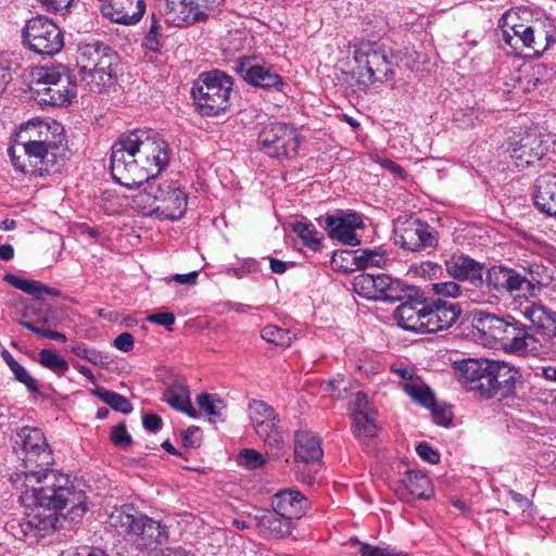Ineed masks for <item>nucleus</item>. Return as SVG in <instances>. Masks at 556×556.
<instances>
[{"instance_id":"43","label":"nucleus","mask_w":556,"mask_h":556,"mask_svg":"<svg viewBox=\"0 0 556 556\" xmlns=\"http://www.w3.org/2000/svg\"><path fill=\"white\" fill-rule=\"evenodd\" d=\"M355 264L361 268H383L389 261L388 255L381 249L358 250L354 256Z\"/></svg>"},{"instance_id":"57","label":"nucleus","mask_w":556,"mask_h":556,"mask_svg":"<svg viewBox=\"0 0 556 556\" xmlns=\"http://www.w3.org/2000/svg\"><path fill=\"white\" fill-rule=\"evenodd\" d=\"M53 456L50 446L43 435H37V467L53 465Z\"/></svg>"},{"instance_id":"51","label":"nucleus","mask_w":556,"mask_h":556,"mask_svg":"<svg viewBox=\"0 0 556 556\" xmlns=\"http://www.w3.org/2000/svg\"><path fill=\"white\" fill-rule=\"evenodd\" d=\"M375 275L361 274L354 278V291L362 298L374 300L377 289H375Z\"/></svg>"},{"instance_id":"16","label":"nucleus","mask_w":556,"mask_h":556,"mask_svg":"<svg viewBox=\"0 0 556 556\" xmlns=\"http://www.w3.org/2000/svg\"><path fill=\"white\" fill-rule=\"evenodd\" d=\"M35 127V119L30 118L20 125L14 134L12 144L8 149L12 165L15 170L23 174L33 172V156H35V140L29 130Z\"/></svg>"},{"instance_id":"36","label":"nucleus","mask_w":556,"mask_h":556,"mask_svg":"<svg viewBox=\"0 0 556 556\" xmlns=\"http://www.w3.org/2000/svg\"><path fill=\"white\" fill-rule=\"evenodd\" d=\"M292 231L298 236L303 247L317 252L323 245V235L307 219L295 220L291 224Z\"/></svg>"},{"instance_id":"14","label":"nucleus","mask_w":556,"mask_h":556,"mask_svg":"<svg viewBox=\"0 0 556 556\" xmlns=\"http://www.w3.org/2000/svg\"><path fill=\"white\" fill-rule=\"evenodd\" d=\"M362 228H364L363 218L355 212L336 211L325 217V229L329 238L344 244L358 245L361 240L356 230Z\"/></svg>"},{"instance_id":"25","label":"nucleus","mask_w":556,"mask_h":556,"mask_svg":"<svg viewBox=\"0 0 556 556\" xmlns=\"http://www.w3.org/2000/svg\"><path fill=\"white\" fill-rule=\"evenodd\" d=\"M63 46V35L58 25L46 16L37 15V54L52 56Z\"/></svg>"},{"instance_id":"1","label":"nucleus","mask_w":556,"mask_h":556,"mask_svg":"<svg viewBox=\"0 0 556 556\" xmlns=\"http://www.w3.org/2000/svg\"><path fill=\"white\" fill-rule=\"evenodd\" d=\"M168 144L152 129H137L119 136L111 149V173L129 189L157 176L168 164Z\"/></svg>"},{"instance_id":"63","label":"nucleus","mask_w":556,"mask_h":556,"mask_svg":"<svg viewBox=\"0 0 556 556\" xmlns=\"http://www.w3.org/2000/svg\"><path fill=\"white\" fill-rule=\"evenodd\" d=\"M416 452L418 456L429 463V464H437L440 459V456L437 451H434L428 443L422 442L419 443L416 447Z\"/></svg>"},{"instance_id":"28","label":"nucleus","mask_w":556,"mask_h":556,"mask_svg":"<svg viewBox=\"0 0 556 556\" xmlns=\"http://www.w3.org/2000/svg\"><path fill=\"white\" fill-rule=\"evenodd\" d=\"M533 327L548 337L556 338V312L540 303H527L520 309Z\"/></svg>"},{"instance_id":"24","label":"nucleus","mask_w":556,"mask_h":556,"mask_svg":"<svg viewBox=\"0 0 556 556\" xmlns=\"http://www.w3.org/2000/svg\"><path fill=\"white\" fill-rule=\"evenodd\" d=\"M37 324H43L48 327H56L60 321V311L56 302L61 292L51 287H47L37 281Z\"/></svg>"},{"instance_id":"13","label":"nucleus","mask_w":556,"mask_h":556,"mask_svg":"<svg viewBox=\"0 0 556 556\" xmlns=\"http://www.w3.org/2000/svg\"><path fill=\"white\" fill-rule=\"evenodd\" d=\"M521 375L517 368L505 362L490 361L486 382L483 386L482 396H508L514 393Z\"/></svg>"},{"instance_id":"17","label":"nucleus","mask_w":556,"mask_h":556,"mask_svg":"<svg viewBox=\"0 0 556 556\" xmlns=\"http://www.w3.org/2000/svg\"><path fill=\"white\" fill-rule=\"evenodd\" d=\"M116 62V53L103 42H85L78 48L77 66L79 71L111 70Z\"/></svg>"},{"instance_id":"35","label":"nucleus","mask_w":556,"mask_h":556,"mask_svg":"<svg viewBox=\"0 0 556 556\" xmlns=\"http://www.w3.org/2000/svg\"><path fill=\"white\" fill-rule=\"evenodd\" d=\"M530 339L526 326L511 317L498 341L516 353H525L528 350V340Z\"/></svg>"},{"instance_id":"31","label":"nucleus","mask_w":556,"mask_h":556,"mask_svg":"<svg viewBox=\"0 0 556 556\" xmlns=\"http://www.w3.org/2000/svg\"><path fill=\"white\" fill-rule=\"evenodd\" d=\"M397 325L405 330L424 333L425 302H405L395 311Z\"/></svg>"},{"instance_id":"53","label":"nucleus","mask_w":556,"mask_h":556,"mask_svg":"<svg viewBox=\"0 0 556 556\" xmlns=\"http://www.w3.org/2000/svg\"><path fill=\"white\" fill-rule=\"evenodd\" d=\"M431 290L434 294L444 298H459L464 296L467 299L466 291L469 288L462 289V287L455 281H443L431 285Z\"/></svg>"},{"instance_id":"15","label":"nucleus","mask_w":556,"mask_h":556,"mask_svg":"<svg viewBox=\"0 0 556 556\" xmlns=\"http://www.w3.org/2000/svg\"><path fill=\"white\" fill-rule=\"evenodd\" d=\"M235 68L252 86L280 90L283 85L282 78L256 58L239 56Z\"/></svg>"},{"instance_id":"49","label":"nucleus","mask_w":556,"mask_h":556,"mask_svg":"<svg viewBox=\"0 0 556 556\" xmlns=\"http://www.w3.org/2000/svg\"><path fill=\"white\" fill-rule=\"evenodd\" d=\"M350 542L353 545L359 546V553L362 556H408V554L401 551H395L394 548H391L389 545H370L361 542L356 538L351 539Z\"/></svg>"},{"instance_id":"44","label":"nucleus","mask_w":556,"mask_h":556,"mask_svg":"<svg viewBox=\"0 0 556 556\" xmlns=\"http://www.w3.org/2000/svg\"><path fill=\"white\" fill-rule=\"evenodd\" d=\"M249 39L250 36L245 30L235 29L228 31L220 42L223 53L226 56L235 55L237 52L242 51L247 46H249Z\"/></svg>"},{"instance_id":"4","label":"nucleus","mask_w":556,"mask_h":556,"mask_svg":"<svg viewBox=\"0 0 556 556\" xmlns=\"http://www.w3.org/2000/svg\"><path fill=\"white\" fill-rule=\"evenodd\" d=\"M105 522L109 528L125 533L136 549L141 552L155 549L168 541L165 526L131 505L115 507Z\"/></svg>"},{"instance_id":"20","label":"nucleus","mask_w":556,"mask_h":556,"mask_svg":"<svg viewBox=\"0 0 556 556\" xmlns=\"http://www.w3.org/2000/svg\"><path fill=\"white\" fill-rule=\"evenodd\" d=\"M444 265L453 278L469 281L470 289L482 287L483 264L464 254H453Z\"/></svg>"},{"instance_id":"32","label":"nucleus","mask_w":556,"mask_h":556,"mask_svg":"<svg viewBox=\"0 0 556 556\" xmlns=\"http://www.w3.org/2000/svg\"><path fill=\"white\" fill-rule=\"evenodd\" d=\"M323 450L317 435L308 430H299L294 437V457L302 463H314L321 458Z\"/></svg>"},{"instance_id":"29","label":"nucleus","mask_w":556,"mask_h":556,"mask_svg":"<svg viewBox=\"0 0 556 556\" xmlns=\"http://www.w3.org/2000/svg\"><path fill=\"white\" fill-rule=\"evenodd\" d=\"M261 532L267 536L283 538L291 534L292 521L276 510H264L254 517Z\"/></svg>"},{"instance_id":"56","label":"nucleus","mask_w":556,"mask_h":556,"mask_svg":"<svg viewBox=\"0 0 556 556\" xmlns=\"http://www.w3.org/2000/svg\"><path fill=\"white\" fill-rule=\"evenodd\" d=\"M406 390L408 394L421 405L430 407L434 404V396L429 388L421 386H407Z\"/></svg>"},{"instance_id":"52","label":"nucleus","mask_w":556,"mask_h":556,"mask_svg":"<svg viewBox=\"0 0 556 556\" xmlns=\"http://www.w3.org/2000/svg\"><path fill=\"white\" fill-rule=\"evenodd\" d=\"M238 465L248 469L255 470L266 464L265 457L254 448H243L238 455Z\"/></svg>"},{"instance_id":"61","label":"nucleus","mask_w":556,"mask_h":556,"mask_svg":"<svg viewBox=\"0 0 556 556\" xmlns=\"http://www.w3.org/2000/svg\"><path fill=\"white\" fill-rule=\"evenodd\" d=\"M160 25L155 20L152 21L149 31L147 33L143 41L146 49L156 52L160 50Z\"/></svg>"},{"instance_id":"30","label":"nucleus","mask_w":556,"mask_h":556,"mask_svg":"<svg viewBox=\"0 0 556 556\" xmlns=\"http://www.w3.org/2000/svg\"><path fill=\"white\" fill-rule=\"evenodd\" d=\"M66 146L61 147H40L37 154V177H53L61 172L63 167Z\"/></svg>"},{"instance_id":"59","label":"nucleus","mask_w":556,"mask_h":556,"mask_svg":"<svg viewBox=\"0 0 556 556\" xmlns=\"http://www.w3.org/2000/svg\"><path fill=\"white\" fill-rule=\"evenodd\" d=\"M22 478H24L23 485L25 486V490L21 492L20 501L25 507H33L35 505V488L33 485H29L27 481H30L33 478V473L29 475L26 472H23L21 475H17L16 481H20Z\"/></svg>"},{"instance_id":"46","label":"nucleus","mask_w":556,"mask_h":556,"mask_svg":"<svg viewBox=\"0 0 556 556\" xmlns=\"http://www.w3.org/2000/svg\"><path fill=\"white\" fill-rule=\"evenodd\" d=\"M79 73L91 91L101 92L112 80L113 67L111 70L79 71Z\"/></svg>"},{"instance_id":"23","label":"nucleus","mask_w":556,"mask_h":556,"mask_svg":"<svg viewBox=\"0 0 556 556\" xmlns=\"http://www.w3.org/2000/svg\"><path fill=\"white\" fill-rule=\"evenodd\" d=\"M545 151L541 135L529 132L513 148L510 157L517 168L523 169L541 160Z\"/></svg>"},{"instance_id":"12","label":"nucleus","mask_w":556,"mask_h":556,"mask_svg":"<svg viewBox=\"0 0 556 556\" xmlns=\"http://www.w3.org/2000/svg\"><path fill=\"white\" fill-rule=\"evenodd\" d=\"M216 0H159L165 22L175 27H185L205 20L207 11Z\"/></svg>"},{"instance_id":"54","label":"nucleus","mask_w":556,"mask_h":556,"mask_svg":"<svg viewBox=\"0 0 556 556\" xmlns=\"http://www.w3.org/2000/svg\"><path fill=\"white\" fill-rule=\"evenodd\" d=\"M16 314L20 315L18 323L26 329L35 332V320L33 315L35 314V307L33 304H27L24 300L16 302L15 304Z\"/></svg>"},{"instance_id":"6","label":"nucleus","mask_w":556,"mask_h":556,"mask_svg":"<svg viewBox=\"0 0 556 556\" xmlns=\"http://www.w3.org/2000/svg\"><path fill=\"white\" fill-rule=\"evenodd\" d=\"M232 79L220 71L202 73L193 84L192 98L199 113L216 116L230 106Z\"/></svg>"},{"instance_id":"5","label":"nucleus","mask_w":556,"mask_h":556,"mask_svg":"<svg viewBox=\"0 0 556 556\" xmlns=\"http://www.w3.org/2000/svg\"><path fill=\"white\" fill-rule=\"evenodd\" d=\"M503 40L515 51L528 49L532 55H541L556 42V29L541 23H519L516 12H506L501 21Z\"/></svg>"},{"instance_id":"26","label":"nucleus","mask_w":556,"mask_h":556,"mask_svg":"<svg viewBox=\"0 0 556 556\" xmlns=\"http://www.w3.org/2000/svg\"><path fill=\"white\" fill-rule=\"evenodd\" d=\"M273 509L294 520L301 518L307 508L306 497L296 490L287 489L277 492L271 500Z\"/></svg>"},{"instance_id":"22","label":"nucleus","mask_w":556,"mask_h":556,"mask_svg":"<svg viewBox=\"0 0 556 556\" xmlns=\"http://www.w3.org/2000/svg\"><path fill=\"white\" fill-rule=\"evenodd\" d=\"M399 242L408 251L434 247L437 238L431 227L420 220H410L400 230Z\"/></svg>"},{"instance_id":"27","label":"nucleus","mask_w":556,"mask_h":556,"mask_svg":"<svg viewBox=\"0 0 556 556\" xmlns=\"http://www.w3.org/2000/svg\"><path fill=\"white\" fill-rule=\"evenodd\" d=\"M533 201L542 213L556 216V174L546 173L535 180Z\"/></svg>"},{"instance_id":"8","label":"nucleus","mask_w":556,"mask_h":556,"mask_svg":"<svg viewBox=\"0 0 556 556\" xmlns=\"http://www.w3.org/2000/svg\"><path fill=\"white\" fill-rule=\"evenodd\" d=\"M37 506L59 513L74 495V486L68 475L59 470H37Z\"/></svg>"},{"instance_id":"55","label":"nucleus","mask_w":556,"mask_h":556,"mask_svg":"<svg viewBox=\"0 0 556 556\" xmlns=\"http://www.w3.org/2000/svg\"><path fill=\"white\" fill-rule=\"evenodd\" d=\"M356 368L361 375L370 377L380 371L381 364L378 361V356L370 354L366 355L364 358H359Z\"/></svg>"},{"instance_id":"47","label":"nucleus","mask_w":556,"mask_h":556,"mask_svg":"<svg viewBox=\"0 0 556 556\" xmlns=\"http://www.w3.org/2000/svg\"><path fill=\"white\" fill-rule=\"evenodd\" d=\"M65 522V517L59 513L52 511L45 517L37 514V540L54 534Z\"/></svg>"},{"instance_id":"41","label":"nucleus","mask_w":556,"mask_h":556,"mask_svg":"<svg viewBox=\"0 0 556 556\" xmlns=\"http://www.w3.org/2000/svg\"><path fill=\"white\" fill-rule=\"evenodd\" d=\"M90 393L116 412L129 414L132 410V405L127 397L116 392L106 390L102 387H97L96 389L90 390Z\"/></svg>"},{"instance_id":"45","label":"nucleus","mask_w":556,"mask_h":556,"mask_svg":"<svg viewBox=\"0 0 556 556\" xmlns=\"http://www.w3.org/2000/svg\"><path fill=\"white\" fill-rule=\"evenodd\" d=\"M353 432L358 438H372L378 434V427L375 421V413H357L352 417Z\"/></svg>"},{"instance_id":"42","label":"nucleus","mask_w":556,"mask_h":556,"mask_svg":"<svg viewBox=\"0 0 556 556\" xmlns=\"http://www.w3.org/2000/svg\"><path fill=\"white\" fill-rule=\"evenodd\" d=\"M197 404L211 422H217L223 419L225 404L217 395L200 394L197 397Z\"/></svg>"},{"instance_id":"58","label":"nucleus","mask_w":556,"mask_h":556,"mask_svg":"<svg viewBox=\"0 0 556 556\" xmlns=\"http://www.w3.org/2000/svg\"><path fill=\"white\" fill-rule=\"evenodd\" d=\"M110 440L115 446L122 448L129 446L132 442V439L128 433L124 422H121L112 428Z\"/></svg>"},{"instance_id":"11","label":"nucleus","mask_w":556,"mask_h":556,"mask_svg":"<svg viewBox=\"0 0 556 556\" xmlns=\"http://www.w3.org/2000/svg\"><path fill=\"white\" fill-rule=\"evenodd\" d=\"M300 143L298 130L286 123L269 124L258 135L261 149L270 157H292L298 153Z\"/></svg>"},{"instance_id":"18","label":"nucleus","mask_w":556,"mask_h":556,"mask_svg":"<svg viewBox=\"0 0 556 556\" xmlns=\"http://www.w3.org/2000/svg\"><path fill=\"white\" fill-rule=\"evenodd\" d=\"M104 17L122 25H135L146 12L144 0H98Z\"/></svg>"},{"instance_id":"40","label":"nucleus","mask_w":556,"mask_h":556,"mask_svg":"<svg viewBox=\"0 0 556 556\" xmlns=\"http://www.w3.org/2000/svg\"><path fill=\"white\" fill-rule=\"evenodd\" d=\"M405 484L412 495L417 498H430L433 489L429 478L421 471L410 470L407 472Z\"/></svg>"},{"instance_id":"7","label":"nucleus","mask_w":556,"mask_h":556,"mask_svg":"<svg viewBox=\"0 0 556 556\" xmlns=\"http://www.w3.org/2000/svg\"><path fill=\"white\" fill-rule=\"evenodd\" d=\"M76 96V84L61 65H37V102L62 106Z\"/></svg>"},{"instance_id":"37","label":"nucleus","mask_w":556,"mask_h":556,"mask_svg":"<svg viewBox=\"0 0 556 556\" xmlns=\"http://www.w3.org/2000/svg\"><path fill=\"white\" fill-rule=\"evenodd\" d=\"M163 401L192 418L197 417V412L190 401L189 390L182 384H174L167 388L163 394Z\"/></svg>"},{"instance_id":"33","label":"nucleus","mask_w":556,"mask_h":556,"mask_svg":"<svg viewBox=\"0 0 556 556\" xmlns=\"http://www.w3.org/2000/svg\"><path fill=\"white\" fill-rule=\"evenodd\" d=\"M375 301L395 302L401 301L413 288L388 275H377L375 279Z\"/></svg>"},{"instance_id":"48","label":"nucleus","mask_w":556,"mask_h":556,"mask_svg":"<svg viewBox=\"0 0 556 556\" xmlns=\"http://www.w3.org/2000/svg\"><path fill=\"white\" fill-rule=\"evenodd\" d=\"M262 338L268 343L288 348L293 341V334L288 330L274 325L265 326L261 331Z\"/></svg>"},{"instance_id":"62","label":"nucleus","mask_w":556,"mask_h":556,"mask_svg":"<svg viewBox=\"0 0 556 556\" xmlns=\"http://www.w3.org/2000/svg\"><path fill=\"white\" fill-rule=\"evenodd\" d=\"M351 412H352V417H354L355 414H357L358 412L359 413L374 412L369 407L367 395L365 393L357 392V393L354 394V399H353V401L351 403Z\"/></svg>"},{"instance_id":"9","label":"nucleus","mask_w":556,"mask_h":556,"mask_svg":"<svg viewBox=\"0 0 556 556\" xmlns=\"http://www.w3.org/2000/svg\"><path fill=\"white\" fill-rule=\"evenodd\" d=\"M248 412L255 433L264 441L266 454L271 458L280 457L283 453V439L279 432L280 419L275 409L263 401L253 400Z\"/></svg>"},{"instance_id":"50","label":"nucleus","mask_w":556,"mask_h":556,"mask_svg":"<svg viewBox=\"0 0 556 556\" xmlns=\"http://www.w3.org/2000/svg\"><path fill=\"white\" fill-rule=\"evenodd\" d=\"M39 363L58 375H63L68 369L66 361L55 352L48 349L40 351Z\"/></svg>"},{"instance_id":"60","label":"nucleus","mask_w":556,"mask_h":556,"mask_svg":"<svg viewBox=\"0 0 556 556\" xmlns=\"http://www.w3.org/2000/svg\"><path fill=\"white\" fill-rule=\"evenodd\" d=\"M3 280L7 281L12 287L22 290L23 292L35 295V281L27 280L22 277L15 276L13 274H5L3 276Z\"/></svg>"},{"instance_id":"19","label":"nucleus","mask_w":556,"mask_h":556,"mask_svg":"<svg viewBox=\"0 0 556 556\" xmlns=\"http://www.w3.org/2000/svg\"><path fill=\"white\" fill-rule=\"evenodd\" d=\"M458 304L442 300L425 303L424 333L437 332L450 328L460 315Z\"/></svg>"},{"instance_id":"10","label":"nucleus","mask_w":556,"mask_h":556,"mask_svg":"<svg viewBox=\"0 0 556 556\" xmlns=\"http://www.w3.org/2000/svg\"><path fill=\"white\" fill-rule=\"evenodd\" d=\"M353 59L355 71L364 84L381 81L393 74L386 49L377 42H361Z\"/></svg>"},{"instance_id":"38","label":"nucleus","mask_w":556,"mask_h":556,"mask_svg":"<svg viewBox=\"0 0 556 556\" xmlns=\"http://www.w3.org/2000/svg\"><path fill=\"white\" fill-rule=\"evenodd\" d=\"M510 319L511 316L501 318L484 311H478L473 315L476 327L495 340H498L501 334H503V330L507 327Z\"/></svg>"},{"instance_id":"39","label":"nucleus","mask_w":556,"mask_h":556,"mask_svg":"<svg viewBox=\"0 0 556 556\" xmlns=\"http://www.w3.org/2000/svg\"><path fill=\"white\" fill-rule=\"evenodd\" d=\"M33 429L23 427L17 431L14 439V453L21 459L25 467L28 463H33L35 457V439L33 437Z\"/></svg>"},{"instance_id":"64","label":"nucleus","mask_w":556,"mask_h":556,"mask_svg":"<svg viewBox=\"0 0 556 556\" xmlns=\"http://www.w3.org/2000/svg\"><path fill=\"white\" fill-rule=\"evenodd\" d=\"M147 320L160 326H164L166 329L170 330V327L175 323V316L173 313L163 312L149 315Z\"/></svg>"},{"instance_id":"34","label":"nucleus","mask_w":556,"mask_h":556,"mask_svg":"<svg viewBox=\"0 0 556 556\" xmlns=\"http://www.w3.org/2000/svg\"><path fill=\"white\" fill-rule=\"evenodd\" d=\"M66 146L63 126L52 118H37V154L40 147Z\"/></svg>"},{"instance_id":"21","label":"nucleus","mask_w":556,"mask_h":556,"mask_svg":"<svg viewBox=\"0 0 556 556\" xmlns=\"http://www.w3.org/2000/svg\"><path fill=\"white\" fill-rule=\"evenodd\" d=\"M490 359H464L456 362L454 370L458 381L468 389L477 390L482 396L486 382Z\"/></svg>"},{"instance_id":"2","label":"nucleus","mask_w":556,"mask_h":556,"mask_svg":"<svg viewBox=\"0 0 556 556\" xmlns=\"http://www.w3.org/2000/svg\"><path fill=\"white\" fill-rule=\"evenodd\" d=\"M544 271L541 265L532 264L528 267L529 277H527L514 268L494 265L486 270L482 287L466 291V295L471 303L494 305L504 293L513 295L525 287L533 289L534 285L544 283L542 276Z\"/></svg>"},{"instance_id":"3","label":"nucleus","mask_w":556,"mask_h":556,"mask_svg":"<svg viewBox=\"0 0 556 556\" xmlns=\"http://www.w3.org/2000/svg\"><path fill=\"white\" fill-rule=\"evenodd\" d=\"M132 206L146 216L159 219H178L187 210V195L180 187L172 181H156L149 178L141 186H136Z\"/></svg>"}]
</instances>
